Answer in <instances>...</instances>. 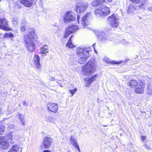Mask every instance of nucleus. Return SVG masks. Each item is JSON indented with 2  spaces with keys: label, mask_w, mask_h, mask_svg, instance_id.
<instances>
[{
  "label": "nucleus",
  "mask_w": 152,
  "mask_h": 152,
  "mask_svg": "<svg viewBox=\"0 0 152 152\" xmlns=\"http://www.w3.org/2000/svg\"><path fill=\"white\" fill-rule=\"evenodd\" d=\"M77 88H75L74 89L71 90H69V92L71 94H72V96H73V95L75 93V92L77 91Z\"/></svg>",
  "instance_id": "nucleus-36"
},
{
  "label": "nucleus",
  "mask_w": 152,
  "mask_h": 152,
  "mask_svg": "<svg viewBox=\"0 0 152 152\" xmlns=\"http://www.w3.org/2000/svg\"><path fill=\"white\" fill-rule=\"evenodd\" d=\"M7 152H15L12 149V148H11L10 150H9Z\"/></svg>",
  "instance_id": "nucleus-44"
},
{
  "label": "nucleus",
  "mask_w": 152,
  "mask_h": 152,
  "mask_svg": "<svg viewBox=\"0 0 152 152\" xmlns=\"http://www.w3.org/2000/svg\"><path fill=\"white\" fill-rule=\"evenodd\" d=\"M1 0H0V1H1Z\"/></svg>",
  "instance_id": "nucleus-55"
},
{
  "label": "nucleus",
  "mask_w": 152,
  "mask_h": 152,
  "mask_svg": "<svg viewBox=\"0 0 152 152\" xmlns=\"http://www.w3.org/2000/svg\"><path fill=\"white\" fill-rule=\"evenodd\" d=\"M5 126L2 123L0 122V135L2 134L4 131Z\"/></svg>",
  "instance_id": "nucleus-32"
},
{
  "label": "nucleus",
  "mask_w": 152,
  "mask_h": 152,
  "mask_svg": "<svg viewBox=\"0 0 152 152\" xmlns=\"http://www.w3.org/2000/svg\"><path fill=\"white\" fill-rule=\"evenodd\" d=\"M69 152V151H68V152Z\"/></svg>",
  "instance_id": "nucleus-54"
},
{
  "label": "nucleus",
  "mask_w": 152,
  "mask_h": 152,
  "mask_svg": "<svg viewBox=\"0 0 152 152\" xmlns=\"http://www.w3.org/2000/svg\"><path fill=\"white\" fill-rule=\"evenodd\" d=\"M44 47L41 48L40 50V53L41 54H45L48 53V48L47 45L44 46Z\"/></svg>",
  "instance_id": "nucleus-23"
},
{
  "label": "nucleus",
  "mask_w": 152,
  "mask_h": 152,
  "mask_svg": "<svg viewBox=\"0 0 152 152\" xmlns=\"http://www.w3.org/2000/svg\"><path fill=\"white\" fill-rule=\"evenodd\" d=\"M95 44H94L93 45V46H94V45H95Z\"/></svg>",
  "instance_id": "nucleus-52"
},
{
  "label": "nucleus",
  "mask_w": 152,
  "mask_h": 152,
  "mask_svg": "<svg viewBox=\"0 0 152 152\" xmlns=\"http://www.w3.org/2000/svg\"><path fill=\"white\" fill-rule=\"evenodd\" d=\"M147 9L148 11L152 12V7H149Z\"/></svg>",
  "instance_id": "nucleus-41"
},
{
  "label": "nucleus",
  "mask_w": 152,
  "mask_h": 152,
  "mask_svg": "<svg viewBox=\"0 0 152 152\" xmlns=\"http://www.w3.org/2000/svg\"><path fill=\"white\" fill-rule=\"evenodd\" d=\"M48 110L53 113H56L58 110V105L55 103L49 102L47 104Z\"/></svg>",
  "instance_id": "nucleus-15"
},
{
  "label": "nucleus",
  "mask_w": 152,
  "mask_h": 152,
  "mask_svg": "<svg viewBox=\"0 0 152 152\" xmlns=\"http://www.w3.org/2000/svg\"><path fill=\"white\" fill-rule=\"evenodd\" d=\"M97 76L96 75H94L91 78L88 79L87 78H86L85 79V82L86 83V87H88L89 85L92 82L95 80V77Z\"/></svg>",
  "instance_id": "nucleus-18"
},
{
  "label": "nucleus",
  "mask_w": 152,
  "mask_h": 152,
  "mask_svg": "<svg viewBox=\"0 0 152 152\" xmlns=\"http://www.w3.org/2000/svg\"><path fill=\"white\" fill-rule=\"evenodd\" d=\"M0 29L5 31L9 30L8 21L5 18H0Z\"/></svg>",
  "instance_id": "nucleus-14"
},
{
  "label": "nucleus",
  "mask_w": 152,
  "mask_h": 152,
  "mask_svg": "<svg viewBox=\"0 0 152 152\" xmlns=\"http://www.w3.org/2000/svg\"><path fill=\"white\" fill-rule=\"evenodd\" d=\"M1 107H0V113H1Z\"/></svg>",
  "instance_id": "nucleus-48"
},
{
  "label": "nucleus",
  "mask_w": 152,
  "mask_h": 152,
  "mask_svg": "<svg viewBox=\"0 0 152 152\" xmlns=\"http://www.w3.org/2000/svg\"><path fill=\"white\" fill-rule=\"evenodd\" d=\"M75 148L77 149V150H78V151L79 152H80L81 151H80V148H79V146L78 145L76 147H75Z\"/></svg>",
  "instance_id": "nucleus-40"
},
{
  "label": "nucleus",
  "mask_w": 152,
  "mask_h": 152,
  "mask_svg": "<svg viewBox=\"0 0 152 152\" xmlns=\"http://www.w3.org/2000/svg\"><path fill=\"white\" fill-rule=\"evenodd\" d=\"M33 1L31 0H21L20 2L26 7H30L33 4L32 1Z\"/></svg>",
  "instance_id": "nucleus-17"
},
{
  "label": "nucleus",
  "mask_w": 152,
  "mask_h": 152,
  "mask_svg": "<svg viewBox=\"0 0 152 152\" xmlns=\"http://www.w3.org/2000/svg\"><path fill=\"white\" fill-rule=\"evenodd\" d=\"M78 29L77 26L75 25L69 26L66 29L64 37L67 38L71 34L75 32Z\"/></svg>",
  "instance_id": "nucleus-12"
},
{
  "label": "nucleus",
  "mask_w": 152,
  "mask_h": 152,
  "mask_svg": "<svg viewBox=\"0 0 152 152\" xmlns=\"http://www.w3.org/2000/svg\"><path fill=\"white\" fill-rule=\"evenodd\" d=\"M96 15L97 16H105L109 14L110 11L109 8L104 5L98 6L95 10Z\"/></svg>",
  "instance_id": "nucleus-5"
},
{
  "label": "nucleus",
  "mask_w": 152,
  "mask_h": 152,
  "mask_svg": "<svg viewBox=\"0 0 152 152\" xmlns=\"http://www.w3.org/2000/svg\"><path fill=\"white\" fill-rule=\"evenodd\" d=\"M88 4L87 2H80L77 4L75 10L77 13L84 12L88 8Z\"/></svg>",
  "instance_id": "nucleus-7"
},
{
  "label": "nucleus",
  "mask_w": 152,
  "mask_h": 152,
  "mask_svg": "<svg viewBox=\"0 0 152 152\" xmlns=\"http://www.w3.org/2000/svg\"><path fill=\"white\" fill-rule=\"evenodd\" d=\"M13 107L11 105H9L8 106V109L6 114L7 115H10L13 113Z\"/></svg>",
  "instance_id": "nucleus-28"
},
{
  "label": "nucleus",
  "mask_w": 152,
  "mask_h": 152,
  "mask_svg": "<svg viewBox=\"0 0 152 152\" xmlns=\"http://www.w3.org/2000/svg\"><path fill=\"white\" fill-rule=\"evenodd\" d=\"M40 58L37 55H35L33 58L34 64L35 67L37 69V70L40 71L42 69L40 64Z\"/></svg>",
  "instance_id": "nucleus-16"
},
{
  "label": "nucleus",
  "mask_w": 152,
  "mask_h": 152,
  "mask_svg": "<svg viewBox=\"0 0 152 152\" xmlns=\"http://www.w3.org/2000/svg\"><path fill=\"white\" fill-rule=\"evenodd\" d=\"M104 127H106L107 126V125H104L103 126Z\"/></svg>",
  "instance_id": "nucleus-51"
},
{
  "label": "nucleus",
  "mask_w": 152,
  "mask_h": 152,
  "mask_svg": "<svg viewBox=\"0 0 152 152\" xmlns=\"http://www.w3.org/2000/svg\"><path fill=\"white\" fill-rule=\"evenodd\" d=\"M145 86L142 85L137 87L135 89V92L137 94H142L144 92Z\"/></svg>",
  "instance_id": "nucleus-19"
},
{
  "label": "nucleus",
  "mask_w": 152,
  "mask_h": 152,
  "mask_svg": "<svg viewBox=\"0 0 152 152\" xmlns=\"http://www.w3.org/2000/svg\"><path fill=\"white\" fill-rule=\"evenodd\" d=\"M143 146L144 148L146 149H149L150 148L147 145L145 144L143 145Z\"/></svg>",
  "instance_id": "nucleus-39"
},
{
  "label": "nucleus",
  "mask_w": 152,
  "mask_h": 152,
  "mask_svg": "<svg viewBox=\"0 0 152 152\" xmlns=\"http://www.w3.org/2000/svg\"><path fill=\"white\" fill-rule=\"evenodd\" d=\"M146 137L145 136H142L141 137V140L142 142H143L146 139Z\"/></svg>",
  "instance_id": "nucleus-38"
},
{
  "label": "nucleus",
  "mask_w": 152,
  "mask_h": 152,
  "mask_svg": "<svg viewBox=\"0 0 152 152\" xmlns=\"http://www.w3.org/2000/svg\"><path fill=\"white\" fill-rule=\"evenodd\" d=\"M72 37V36H71V37L68 42L66 45L67 47H69L70 48H72L74 47V45L72 44L71 41V39Z\"/></svg>",
  "instance_id": "nucleus-30"
},
{
  "label": "nucleus",
  "mask_w": 152,
  "mask_h": 152,
  "mask_svg": "<svg viewBox=\"0 0 152 152\" xmlns=\"http://www.w3.org/2000/svg\"><path fill=\"white\" fill-rule=\"evenodd\" d=\"M12 148L15 152H18L19 146L17 145H14L12 146Z\"/></svg>",
  "instance_id": "nucleus-31"
},
{
  "label": "nucleus",
  "mask_w": 152,
  "mask_h": 152,
  "mask_svg": "<svg viewBox=\"0 0 152 152\" xmlns=\"http://www.w3.org/2000/svg\"><path fill=\"white\" fill-rule=\"evenodd\" d=\"M18 19L17 18H13L12 19V22L15 26L18 25Z\"/></svg>",
  "instance_id": "nucleus-33"
},
{
  "label": "nucleus",
  "mask_w": 152,
  "mask_h": 152,
  "mask_svg": "<svg viewBox=\"0 0 152 152\" xmlns=\"http://www.w3.org/2000/svg\"><path fill=\"white\" fill-rule=\"evenodd\" d=\"M48 78L49 80L51 81H55L56 80V79L54 77L49 76L48 77Z\"/></svg>",
  "instance_id": "nucleus-37"
},
{
  "label": "nucleus",
  "mask_w": 152,
  "mask_h": 152,
  "mask_svg": "<svg viewBox=\"0 0 152 152\" xmlns=\"http://www.w3.org/2000/svg\"><path fill=\"white\" fill-rule=\"evenodd\" d=\"M45 119L46 121L49 123H53L54 121V118L50 115H46L45 116Z\"/></svg>",
  "instance_id": "nucleus-22"
},
{
  "label": "nucleus",
  "mask_w": 152,
  "mask_h": 152,
  "mask_svg": "<svg viewBox=\"0 0 152 152\" xmlns=\"http://www.w3.org/2000/svg\"><path fill=\"white\" fill-rule=\"evenodd\" d=\"M148 89L149 91L148 93L150 94H152V85H150L148 86Z\"/></svg>",
  "instance_id": "nucleus-35"
},
{
  "label": "nucleus",
  "mask_w": 152,
  "mask_h": 152,
  "mask_svg": "<svg viewBox=\"0 0 152 152\" xmlns=\"http://www.w3.org/2000/svg\"><path fill=\"white\" fill-rule=\"evenodd\" d=\"M70 142L71 144L74 147H76L78 145L77 143V141L75 137L72 135L71 136Z\"/></svg>",
  "instance_id": "nucleus-21"
},
{
  "label": "nucleus",
  "mask_w": 152,
  "mask_h": 152,
  "mask_svg": "<svg viewBox=\"0 0 152 152\" xmlns=\"http://www.w3.org/2000/svg\"><path fill=\"white\" fill-rule=\"evenodd\" d=\"M104 0H95L92 2V5L93 6H96L104 2Z\"/></svg>",
  "instance_id": "nucleus-24"
},
{
  "label": "nucleus",
  "mask_w": 152,
  "mask_h": 152,
  "mask_svg": "<svg viewBox=\"0 0 152 152\" xmlns=\"http://www.w3.org/2000/svg\"><path fill=\"white\" fill-rule=\"evenodd\" d=\"M10 145L7 139L3 136L0 137V149L5 150L8 148Z\"/></svg>",
  "instance_id": "nucleus-11"
},
{
  "label": "nucleus",
  "mask_w": 152,
  "mask_h": 152,
  "mask_svg": "<svg viewBox=\"0 0 152 152\" xmlns=\"http://www.w3.org/2000/svg\"><path fill=\"white\" fill-rule=\"evenodd\" d=\"M74 14L71 11H68L63 16V21L67 23L75 20Z\"/></svg>",
  "instance_id": "nucleus-8"
},
{
  "label": "nucleus",
  "mask_w": 152,
  "mask_h": 152,
  "mask_svg": "<svg viewBox=\"0 0 152 152\" xmlns=\"http://www.w3.org/2000/svg\"><path fill=\"white\" fill-rule=\"evenodd\" d=\"M42 152H51L50 151L48 150H45L43 151Z\"/></svg>",
  "instance_id": "nucleus-46"
},
{
  "label": "nucleus",
  "mask_w": 152,
  "mask_h": 152,
  "mask_svg": "<svg viewBox=\"0 0 152 152\" xmlns=\"http://www.w3.org/2000/svg\"><path fill=\"white\" fill-rule=\"evenodd\" d=\"M52 139L48 137H45L42 140L41 145V147L42 148L47 149L51 145Z\"/></svg>",
  "instance_id": "nucleus-10"
},
{
  "label": "nucleus",
  "mask_w": 152,
  "mask_h": 152,
  "mask_svg": "<svg viewBox=\"0 0 152 152\" xmlns=\"http://www.w3.org/2000/svg\"><path fill=\"white\" fill-rule=\"evenodd\" d=\"M22 151V150H21L20 151V152H21Z\"/></svg>",
  "instance_id": "nucleus-53"
},
{
  "label": "nucleus",
  "mask_w": 152,
  "mask_h": 152,
  "mask_svg": "<svg viewBox=\"0 0 152 152\" xmlns=\"http://www.w3.org/2000/svg\"><path fill=\"white\" fill-rule=\"evenodd\" d=\"M57 83L58 84V85L61 87H62L63 86L62 85V84L61 83H59L57 81Z\"/></svg>",
  "instance_id": "nucleus-45"
},
{
  "label": "nucleus",
  "mask_w": 152,
  "mask_h": 152,
  "mask_svg": "<svg viewBox=\"0 0 152 152\" xmlns=\"http://www.w3.org/2000/svg\"><path fill=\"white\" fill-rule=\"evenodd\" d=\"M23 103L24 105L26 106V102H23Z\"/></svg>",
  "instance_id": "nucleus-47"
},
{
  "label": "nucleus",
  "mask_w": 152,
  "mask_h": 152,
  "mask_svg": "<svg viewBox=\"0 0 152 152\" xmlns=\"http://www.w3.org/2000/svg\"><path fill=\"white\" fill-rule=\"evenodd\" d=\"M122 44H125L126 43L125 40L124 39H123L121 41Z\"/></svg>",
  "instance_id": "nucleus-42"
},
{
  "label": "nucleus",
  "mask_w": 152,
  "mask_h": 152,
  "mask_svg": "<svg viewBox=\"0 0 152 152\" xmlns=\"http://www.w3.org/2000/svg\"><path fill=\"white\" fill-rule=\"evenodd\" d=\"M96 61L94 58L90 59L83 68L82 72L85 75H88L94 73L96 70Z\"/></svg>",
  "instance_id": "nucleus-4"
},
{
  "label": "nucleus",
  "mask_w": 152,
  "mask_h": 152,
  "mask_svg": "<svg viewBox=\"0 0 152 152\" xmlns=\"http://www.w3.org/2000/svg\"><path fill=\"white\" fill-rule=\"evenodd\" d=\"M6 137L8 141L11 142L12 140V132H8L6 134Z\"/></svg>",
  "instance_id": "nucleus-27"
},
{
  "label": "nucleus",
  "mask_w": 152,
  "mask_h": 152,
  "mask_svg": "<svg viewBox=\"0 0 152 152\" xmlns=\"http://www.w3.org/2000/svg\"><path fill=\"white\" fill-rule=\"evenodd\" d=\"M18 115L21 124L23 126H24L25 124V118H24L25 115L24 114L19 113L18 114Z\"/></svg>",
  "instance_id": "nucleus-20"
},
{
  "label": "nucleus",
  "mask_w": 152,
  "mask_h": 152,
  "mask_svg": "<svg viewBox=\"0 0 152 152\" xmlns=\"http://www.w3.org/2000/svg\"><path fill=\"white\" fill-rule=\"evenodd\" d=\"M35 34L34 30L32 29L30 32V36L26 35L24 39L26 48L31 52H34L35 50V39L34 38Z\"/></svg>",
  "instance_id": "nucleus-2"
},
{
  "label": "nucleus",
  "mask_w": 152,
  "mask_h": 152,
  "mask_svg": "<svg viewBox=\"0 0 152 152\" xmlns=\"http://www.w3.org/2000/svg\"><path fill=\"white\" fill-rule=\"evenodd\" d=\"M94 50H95V52L96 53H97V52L96 51L95 49H94Z\"/></svg>",
  "instance_id": "nucleus-50"
},
{
  "label": "nucleus",
  "mask_w": 152,
  "mask_h": 152,
  "mask_svg": "<svg viewBox=\"0 0 152 152\" xmlns=\"http://www.w3.org/2000/svg\"><path fill=\"white\" fill-rule=\"evenodd\" d=\"M129 1L132 2L127 9L128 13L131 14L136 9H143L145 10L148 6V3L147 0H129Z\"/></svg>",
  "instance_id": "nucleus-1"
},
{
  "label": "nucleus",
  "mask_w": 152,
  "mask_h": 152,
  "mask_svg": "<svg viewBox=\"0 0 152 152\" xmlns=\"http://www.w3.org/2000/svg\"><path fill=\"white\" fill-rule=\"evenodd\" d=\"M90 48H78L77 49L76 53L78 57V63L81 64H83L90 56Z\"/></svg>",
  "instance_id": "nucleus-3"
},
{
  "label": "nucleus",
  "mask_w": 152,
  "mask_h": 152,
  "mask_svg": "<svg viewBox=\"0 0 152 152\" xmlns=\"http://www.w3.org/2000/svg\"><path fill=\"white\" fill-rule=\"evenodd\" d=\"M104 61L107 63H114L117 64H120L121 63V62H115L114 61H112L109 58L107 57H105L104 58Z\"/></svg>",
  "instance_id": "nucleus-26"
},
{
  "label": "nucleus",
  "mask_w": 152,
  "mask_h": 152,
  "mask_svg": "<svg viewBox=\"0 0 152 152\" xmlns=\"http://www.w3.org/2000/svg\"><path fill=\"white\" fill-rule=\"evenodd\" d=\"M129 86L132 88L135 87L138 85L137 81L133 80L130 81L129 83Z\"/></svg>",
  "instance_id": "nucleus-25"
},
{
  "label": "nucleus",
  "mask_w": 152,
  "mask_h": 152,
  "mask_svg": "<svg viewBox=\"0 0 152 152\" xmlns=\"http://www.w3.org/2000/svg\"><path fill=\"white\" fill-rule=\"evenodd\" d=\"M119 18L116 14H113L108 17L107 21L111 27L117 28L119 25Z\"/></svg>",
  "instance_id": "nucleus-6"
},
{
  "label": "nucleus",
  "mask_w": 152,
  "mask_h": 152,
  "mask_svg": "<svg viewBox=\"0 0 152 152\" xmlns=\"http://www.w3.org/2000/svg\"><path fill=\"white\" fill-rule=\"evenodd\" d=\"M26 23H22L20 26V29L21 32H24L25 31L26 28Z\"/></svg>",
  "instance_id": "nucleus-29"
},
{
  "label": "nucleus",
  "mask_w": 152,
  "mask_h": 152,
  "mask_svg": "<svg viewBox=\"0 0 152 152\" xmlns=\"http://www.w3.org/2000/svg\"><path fill=\"white\" fill-rule=\"evenodd\" d=\"M96 34L97 36L98 40L104 43L111 40L109 39L108 36L104 32L98 31L96 32Z\"/></svg>",
  "instance_id": "nucleus-9"
},
{
  "label": "nucleus",
  "mask_w": 152,
  "mask_h": 152,
  "mask_svg": "<svg viewBox=\"0 0 152 152\" xmlns=\"http://www.w3.org/2000/svg\"><path fill=\"white\" fill-rule=\"evenodd\" d=\"M91 13L88 12L82 18L81 22L84 28H85L86 26L88 25V21L91 18Z\"/></svg>",
  "instance_id": "nucleus-13"
},
{
  "label": "nucleus",
  "mask_w": 152,
  "mask_h": 152,
  "mask_svg": "<svg viewBox=\"0 0 152 152\" xmlns=\"http://www.w3.org/2000/svg\"><path fill=\"white\" fill-rule=\"evenodd\" d=\"M109 2H110L112 1V0H107Z\"/></svg>",
  "instance_id": "nucleus-49"
},
{
  "label": "nucleus",
  "mask_w": 152,
  "mask_h": 152,
  "mask_svg": "<svg viewBox=\"0 0 152 152\" xmlns=\"http://www.w3.org/2000/svg\"><path fill=\"white\" fill-rule=\"evenodd\" d=\"M4 37H10L12 38L14 37L13 34L11 33H6L4 34Z\"/></svg>",
  "instance_id": "nucleus-34"
},
{
  "label": "nucleus",
  "mask_w": 152,
  "mask_h": 152,
  "mask_svg": "<svg viewBox=\"0 0 152 152\" xmlns=\"http://www.w3.org/2000/svg\"><path fill=\"white\" fill-rule=\"evenodd\" d=\"M80 17L78 15H77V20L78 21V23H80Z\"/></svg>",
  "instance_id": "nucleus-43"
}]
</instances>
